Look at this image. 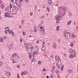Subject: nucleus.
<instances>
[{
    "label": "nucleus",
    "mask_w": 78,
    "mask_h": 78,
    "mask_svg": "<svg viewBox=\"0 0 78 78\" xmlns=\"http://www.w3.org/2000/svg\"><path fill=\"white\" fill-rule=\"evenodd\" d=\"M55 59L56 60V65L57 67H58V69H61L59 66H61V60H60V58L57 55H56L55 57Z\"/></svg>",
    "instance_id": "f257e3e1"
},
{
    "label": "nucleus",
    "mask_w": 78,
    "mask_h": 78,
    "mask_svg": "<svg viewBox=\"0 0 78 78\" xmlns=\"http://www.w3.org/2000/svg\"><path fill=\"white\" fill-rule=\"evenodd\" d=\"M64 37L66 39H69L70 37V34L69 33H66L64 34Z\"/></svg>",
    "instance_id": "f03ea898"
},
{
    "label": "nucleus",
    "mask_w": 78,
    "mask_h": 78,
    "mask_svg": "<svg viewBox=\"0 0 78 78\" xmlns=\"http://www.w3.org/2000/svg\"><path fill=\"white\" fill-rule=\"evenodd\" d=\"M38 29L39 31H44L45 30L44 27L41 25H39Z\"/></svg>",
    "instance_id": "7ed1b4c3"
},
{
    "label": "nucleus",
    "mask_w": 78,
    "mask_h": 78,
    "mask_svg": "<svg viewBox=\"0 0 78 78\" xmlns=\"http://www.w3.org/2000/svg\"><path fill=\"white\" fill-rule=\"evenodd\" d=\"M13 6V5H9L8 9L9 11H10V12H12L13 11V9H14V8L12 7Z\"/></svg>",
    "instance_id": "20e7f679"
},
{
    "label": "nucleus",
    "mask_w": 78,
    "mask_h": 78,
    "mask_svg": "<svg viewBox=\"0 0 78 78\" xmlns=\"http://www.w3.org/2000/svg\"><path fill=\"white\" fill-rule=\"evenodd\" d=\"M18 58V56H17V55H15L14 58V60L15 61V62H17L18 60H19Z\"/></svg>",
    "instance_id": "39448f33"
},
{
    "label": "nucleus",
    "mask_w": 78,
    "mask_h": 78,
    "mask_svg": "<svg viewBox=\"0 0 78 78\" xmlns=\"http://www.w3.org/2000/svg\"><path fill=\"white\" fill-rule=\"evenodd\" d=\"M37 54H38V51H36V52L34 51L33 52L32 56L33 57H34V56H35V55H37Z\"/></svg>",
    "instance_id": "423d86ee"
},
{
    "label": "nucleus",
    "mask_w": 78,
    "mask_h": 78,
    "mask_svg": "<svg viewBox=\"0 0 78 78\" xmlns=\"http://www.w3.org/2000/svg\"><path fill=\"white\" fill-rule=\"evenodd\" d=\"M16 3L17 5L19 6L20 5V0H16Z\"/></svg>",
    "instance_id": "0eeeda50"
},
{
    "label": "nucleus",
    "mask_w": 78,
    "mask_h": 78,
    "mask_svg": "<svg viewBox=\"0 0 78 78\" xmlns=\"http://www.w3.org/2000/svg\"><path fill=\"white\" fill-rule=\"evenodd\" d=\"M61 9L62 10H60V14H61L62 15H63L64 14V10H63V9L61 7Z\"/></svg>",
    "instance_id": "6e6552de"
},
{
    "label": "nucleus",
    "mask_w": 78,
    "mask_h": 78,
    "mask_svg": "<svg viewBox=\"0 0 78 78\" xmlns=\"http://www.w3.org/2000/svg\"><path fill=\"white\" fill-rule=\"evenodd\" d=\"M27 49L28 50V53L29 55H30V54L31 53V50H30V49L29 48H28Z\"/></svg>",
    "instance_id": "1a4fd4ad"
},
{
    "label": "nucleus",
    "mask_w": 78,
    "mask_h": 78,
    "mask_svg": "<svg viewBox=\"0 0 78 78\" xmlns=\"http://www.w3.org/2000/svg\"><path fill=\"white\" fill-rule=\"evenodd\" d=\"M5 16L9 18L11 17V16L9 15H8V13L7 12L5 13Z\"/></svg>",
    "instance_id": "9d476101"
},
{
    "label": "nucleus",
    "mask_w": 78,
    "mask_h": 78,
    "mask_svg": "<svg viewBox=\"0 0 78 78\" xmlns=\"http://www.w3.org/2000/svg\"><path fill=\"white\" fill-rule=\"evenodd\" d=\"M6 75L8 77H9L11 76V73L9 72H7L6 73Z\"/></svg>",
    "instance_id": "9b49d317"
},
{
    "label": "nucleus",
    "mask_w": 78,
    "mask_h": 78,
    "mask_svg": "<svg viewBox=\"0 0 78 78\" xmlns=\"http://www.w3.org/2000/svg\"><path fill=\"white\" fill-rule=\"evenodd\" d=\"M46 49V47H45V46H43L42 48H41V50H42L44 51Z\"/></svg>",
    "instance_id": "f8f14e48"
},
{
    "label": "nucleus",
    "mask_w": 78,
    "mask_h": 78,
    "mask_svg": "<svg viewBox=\"0 0 78 78\" xmlns=\"http://www.w3.org/2000/svg\"><path fill=\"white\" fill-rule=\"evenodd\" d=\"M72 38H75L76 37V35L75 34H73L71 35Z\"/></svg>",
    "instance_id": "ddd939ff"
},
{
    "label": "nucleus",
    "mask_w": 78,
    "mask_h": 78,
    "mask_svg": "<svg viewBox=\"0 0 78 78\" xmlns=\"http://www.w3.org/2000/svg\"><path fill=\"white\" fill-rule=\"evenodd\" d=\"M34 31L35 32H37V29L36 27H34Z\"/></svg>",
    "instance_id": "4468645a"
},
{
    "label": "nucleus",
    "mask_w": 78,
    "mask_h": 78,
    "mask_svg": "<svg viewBox=\"0 0 78 78\" xmlns=\"http://www.w3.org/2000/svg\"><path fill=\"white\" fill-rule=\"evenodd\" d=\"M4 7H5V5L3 4H2L1 6V8L2 9L4 8Z\"/></svg>",
    "instance_id": "2eb2a0df"
},
{
    "label": "nucleus",
    "mask_w": 78,
    "mask_h": 78,
    "mask_svg": "<svg viewBox=\"0 0 78 78\" xmlns=\"http://www.w3.org/2000/svg\"><path fill=\"white\" fill-rule=\"evenodd\" d=\"M35 61H36V58H34L32 60V62H35Z\"/></svg>",
    "instance_id": "dca6fc26"
},
{
    "label": "nucleus",
    "mask_w": 78,
    "mask_h": 78,
    "mask_svg": "<svg viewBox=\"0 0 78 78\" xmlns=\"http://www.w3.org/2000/svg\"><path fill=\"white\" fill-rule=\"evenodd\" d=\"M58 19H60V20H61V19H62V16L61 15H59L58 16Z\"/></svg>",
    "instance_id": "f3484780"
},
{
    "label": "nucleus",
    "mask_w": 78,
    "mask_h": 78,
    "mask_svg": "<svg viewBox=\"0 0 78 78\" xmlns=\"http://www.w3.org/2000/svg\"><path fill=\"white\" fill-rule=\"evenodd\" d=\"M11 2H12V3H15L16 2V0H12L11 1Z\"/></svg>",
    "instance_id": "a211bd4d"
},
{
    "label": "nucleus",
    "mask_w": 78,
    "mask_h": 78,
    "mask_svg": "<svg viewBox=\"0 0 78 78\" xmlns=\"http://www.w3.org/2000/svg\"><path fill=\"white\" fill-rule=\"evenodd\" d=\"M0 41L1 42H2L3 41V38H0Z\"/></svg>",
    "instance_id": "6ab92c4d"
},
{
    "label": "nucleus",
    "mask_w": 78,
    "mask_h": 78,
    "mask_svg": "<svg viewBox=\"0 0 78 78\" xmlns=\"http://www.w3.org/2000/svg\"><path fill=\"white\" fill-rule=\"evenodd\" d=\"M73 58H74V57H75V56H76V54L74 52H73Z\"/></svg>",
    "instance_id": "aec40b11"
},
{
    "label": "nucleus",
    "mask_w": 78,
    "mask_h": 78,
    "mask_svg": "<svg viewBox=\"0 0 78 78\" xmlns=\"http://www.w3.org/2000/svg\"><path fill=\"white\" fill-rule=\"evenodd\" d=\"M72 22V20H70L67 23V25H70L71 23Z\"/></svg>",
    "instance_id": "412c9836"
},
{
    "label": "nucleus",
    "mask_w": 78,
    "mask_h": 78,
    "mask_svg": "<svg viewBox=\"0 0 78 78\" xmlns=\"http://www.w3.org/2000/svg\"><path fill=\"white\" fill-rule=\"evenodd\" d=\"M51 0H48V4H51Z\"/></svg>",
    "instance_id": "4be33fe9"
},
{
    "label": "nucleus",
    "mask_w": 78,
    "mask_h": 78,
    "mask_svg": "<svg viewBox=\"0 0 78 78\" xmlns=\"http://www.w3.org/2000/svg\"><path fill=\"white\" fill-rule=\"evenodd\" d=\"M5 30L6 31H9V28L6 27L5 28Z\"/></svg>",
    "instance_id": "5701e85b"
},
{
    "label": "nucleus",
    "mask_w": 78,
    "mask_h": 78,
    "mask_svg": "<svg viewBox=\"0 0 78 78\" xmlns=\"http://www.w3.org/2000/svg\"><path fill=\"white\" fill-rule=\"evenodd\" d=\"M70 47H73V43H71L70 44Z\"/></svg>",
    "instance_id": "b1692460"
},
{
    "label": "nucleus",
    "mask_w": 78,
    "mask_h": 78,
    "mask_svg": "<svg viewBox=\"0 0 78 78\" xmlns=\"http://www.w3.org/2000/svg\"><path fill=\"white\" fill-rule=\"evenodd\" d=\"M56 22L58 23H59V22H60V20H59V19H57L56 20Z\"/></svg>",
    "instance_id": "393cba45"
},
{
    "label": "nucleus",
    "mask_w": 78,
    "mask_h": 78,
    "mask_svg": "<svg viewBox=\"0 0 78 78\" xmlns=\"http://www.w3.org/2000/svg\"><path fill=\"white\" fill-rule=\"evenodd\" d=\"M9 34H12V30H9Z\"/></svg>",
    "instance_id": "a878e982"
},
{
    "label": "nucleus",
    "mask_w": 78,
    "mask_h": 78,
    "mask_svg": "<svg viewBox=\"0 0 78 78\" xmlns=\"http://www.w3.org/2000/svg\"><path fill=\"white\" fill-rule=\"evenodd\" d=\"M56 31H58V30H59V26H57L56 27Z\"/></svg>",
    "instance_id": "bb28decb"
},
{
    "label": "nucleus",
    "mask_w": 78,
    "mask_h": 78,
    "mask_svg": "<svg viewBox=\"0 0 78 78\" xmlns=\"http://www.w3.org/2000/svg\"><path fill=\"white\" fill-rule=\"evenodd\" d=\"M69 53H72V49H70L69 50Z\"/></svg>",
    "instance_id": "cd10ccee"
},
{
    "label": "nucleus",
    "mask_w": 78,
    "mask_h": 78,
    "mask_svg": "<svg viewBox=\"0 0 78 78\" xmlns=\"http://www.w3.org/2000/svg\"><path fill=\"white\" fill-rule=\"evenodd\" d=\"M58 15L55 16V19H56V20H57V19H58Z\"/></svg>",
    "instance_id": "c85d7f7f"
},
{
    "label": "nucleus",
    "mask_w": 78,
    "mask_h": 78,
    "mask_svg": "<svg viewBox=\"0 0 78 78\" xmlns=\"http://www.w3.org/2000/svg\"><path fill=\"white\" fill-rule=\"evenodd\" d=\"M56 44H55L54 43L53 45V48H55V47H56Z\"/></svg>",
    "instance_id": "c756f323"
},
{
    "label": "nucleus",
    "mask_w": 78,
    "mask_h": 78,
    "mask_svg": "<svg viewBox=\"0 0 78 78\" xmlns=\"http://www.w3.org/2000/svg\"><path fill=\"white\" fill-rule=\"evenodd\" d=\"M64 68V66L62 65L61 68V70L62 71H63V68Z\"/></svg>",
    "instance_id": "7c9ffc66"
},
{
    "label": "nucleus",
    "mask_w": 78,
    "mask_h": 78,
    "mask_svg": "<svg viewBox=\"0 0 78 78\" xmlns=\"http://www.w3.org/2000/svg\"><path fill=\"white\" fill-rule=\"evenodd\" d=\"M55 73H56V74H59V71L58 70H56L55 72Z\"/></svg>",
    "instance_id": "2f4dec72"
},
{
    "label": "nucleus",
    "mask_w": 78,
    "mask_h": 78,
    "mask_svg": "<svg viewBox=\"0 0 78 78\" xmlns=\"http://www.w3.org/2000/svg\"><path fill=\"white\" fill-rule=\"evenodd\" d=\"M69 58H73V55H69Z\"/></svg>",
    "instance_id": "473e14b6"
},
{
    "label": "nucleus",
    "mask_w": 78,
    "mask_h": 78,
    "mask_svg": "<svg viewBox=\"0 0 78 78\" xmlns=\"http://www.w3.org/2000/svg\"><path fill=\"white\" fill-rule=\"evenodd\" d=\"M41 64V61H39L38 62V64L39 65H40V64Z\"/></svg>",
    "instance_id": "72a5a7b5"
},
{
    "label": "nucleus",
    "mask_w": 78,
    "mask_h": 78,
    "mask_svg": "<svg viewBox=\"0 0 78 78\" xmlns=\"http://www.w3.org/2000/svg\"><path fill=\"white\" fill-rule=\"evenodd\" d=\"M43 72H45V71H47V70L45 69V68H44L43 69Z\"/></svg>",
    "instance_id": "f704fd0d"
},
{
    "label": "nucleus",
    "mask_w": 78,
    "mask_h": 78,
    "mask_svg": "<svg viewBox=\"0 0 78 78\" xmlns=\"http://www.w3.org/2000/svg\"><path fill=\"white\" fill-rule=\"evenodd\" d=\"M17 78H20V76L18 73L17 74Z\"/></svg>",
    "instance_id": "c9c22d12"
},
{
    "label": "nucleus",
    "mask_w": 78,
    "mask_h": 78,
    "mask_svg": "<svg viewBox=\"0 0 78 78\" xmlns=\"http://www.w3.org/2000/svg\"><path fill=\"white\" fill-rule=\"evenodd\" d=\"M3 66V63L2 62H0V66Z\"/></svg>",
    "instance_id": "e433bc0d"
},
{
    "label": "nucleus",
    "mask_w": 78,
    "mask_h": 78,
    "mask_svg": "<svg viewBox=\"0 0 78 78\" xmlns=\"http://www.w3.org/2000/svg\"><path fill=\"white\" fill-rule=\"evenodd\" d=\"M23 74H24V72H23L21 73V76H23Z\"/></svg>",
    "instance_id": "4c0bfd02"
},
{
    "label": "nucleus",
    "mask_w": 78,
    "mask_h": 78,
    "mask_svg": "<svg viewBox=\"0 0 78 78\" xmlns=\"http://www.w3.org/2000/svg\"><path fill=\"white\" fill-rule=\"evenodd\" d=\"M47 10L48 12H49V11H50V9L49 8H47Z\"/></svg>",
    "instance_id": "58836bf2"
},
{
    "label": "nucleus",
    "mask_w": 78,
    "mask_h": 78,
    "mask_svg": "<svg viewBox=\"0 0 78 78\" xmlns=\"http://www.w3.org/2000/svg\"><path fill=\"white\" fill-rule=\"evenodd\" d=\"M72 70H69L68 71V73H71V71Z\"/></svg>",
    "instance_id": "ea45409f"
},
{
    "label": "nucleus",
    "mask_w": 78,
    "mask_h": 78,
    "mask_svg": "<svg viewBox=\"0 0 78 78\" xmlns=\"http://www.w3.org/2000/svg\"><path fill=\"white\" fill-rule=\"evenodd\" d=\"M29 58L30 59H31V55H29Z\"/></svg>",
    "instance_id": "a19ab883"
},
{
    "label": "nucleus",
    "mask_w": 78,
    "mask_h": 78,
    "mask_svg": "<svg viewBox=\"0 0 78 78\" xmlns=\"http://www.w3.org/2000/svg\"><path fill=\"white\" fill-rule=\"evenodd\" d=\"M50 78H53V75L52 74L50 76Z\"/></svg>",
    "instance_id": "79ce46f5"
},
{
    "label": "nucleus",
    "mask_w": 78,
    "mask_h": 78,
    "mask_svg": "<svg viewBox=\"0 0 78 78\" xmlns=\"http://www.w3.org/2000/svg\"><path fill=\"white\" fill-rule=\"evenodd\" d=\"M27 73V72H25V73H24V75H26Z\"/></svg>",
    "instance_id": "37998d69"
},
{
    "label": "nucleus",
    "mask_w": 78,
    "mask_h": 78,
    "mask_svg": "<svg viewBox=\"0 0 78 78\" xmlns=\"http://www.w3.org/2000/svg\"><path fill=\"white\" fill-rule=\"evenodd\" d=\"M24 47H27V44H24Z\"/></svg>",
    "instance_id": "c03bdc74"
},
{
    "label": "nucleus",
    "mask_w": 78,
    "mask_h": 78,
    "mask_svg": "<svg viewBox=\"0 0 78 78\" xmlns=\"http://www.w3.org/2000/svg\"><path fill=\"white\" fill-rule=\"evenodd\" d=\"M36 43L37 44H39V41H36Z\"/></svg>",
    "instance_id": "a18cd8bd"
},
{
    "label": "nucleus",
    "mask_w": 78,
    "mask_h": 78,
    "mask_svg": "<svg viewBox=\"0 0 78 78\" xmlns=\"http://www.w3.org/2000/svg\"><path fill=\"white\" fill-rule=\"evenodd\" d=\"M25 1L26 3H27V2H28V0H25Z\"/></svg>",
    "instance_id": "49530a36"
},
{
    "label": "nucleus",
    "mask_w": 78,
    "mask_h": 78,
    "mask_svg": "<svg viewBox=\"0 0 78 78\" xmlns=\"http://www.w3.org/2000/svg\"><path fill=\"white\" fill-rule=\"evenodd\" d=\"M22 41H23L22 39L21 38L20 39V42H22Z\"/></svg>",
    "instance_id": "de8ad7c7"
},
{
    "label": "nucleus",
    "mask_w": 78,
    "mask_h": 78,
    "mask_svg": "<svg viewBox=\"0 0 78 78\" xmlns=\"http://www.w3.org/2000/svg\"><path fill=\"white\" fill-rule=\"evenodd\" d=\"M45 44V42H43L42 45H44Z\"/></svg>",
    "instance_id": "09e8293b"
},
{
    "label": "nucleus",
    "mask_w": 78,
    "mask_h": 78,
    "mask_svg": "<svg viewBox=\"0 0 78 78\" xmlns=\"http://www.w3.org/2000/svg\"><path fill=\"white\" fill-rule=\"evenodd\" d=\"M15 62H16V61H12V63H13V64L15 63Z\"/></svg>",
    "instance_id": "8fccbe9b"
},
{
    "label": "nucleus",
    "mask_w": 78,
    "mask_h": 78,
    "mask_svg": "<svg viewBox=\"0 0 78 78\" xmlns=\"http://www.w3.org/2000/svg\"><path fill=\"white\" fill-rule=\"evenodd\" d=\"M23 35H25V32H23Z\"/></svg>",
    "instance_id": "3c124183"
},
{
    "label": "nucleus",
    "mask_w": 78,
    "mask_h": 78,
    "mask_svg": "<svg viewBox=\"0 0 78 78\" xmlns=\"http://www.w3.org/2000/svg\"><path fill=\"white\" fill-rule=\"evenodd\" d=\"M30 15H31V16H32L33 15V12H31L30 13Z\"/></svg>",
    "instance_id": "603ef678"
},
{
    "label": "nucleus",
    "mask_w": 78,
    "mask_h": 78,
    "mask_svg": "<svg viewBox=\"0 0 78 78\" xmlns=\"http://www.w3.org/2000/svg\"><path fill=\"white\" fill-rule=\"evenodd\" d=\"M22 24H24V22L22 21L21 22Z\"/></svg>",
    "instance_id": "864d4df0"
},
{
    "label": "nucleus",
    "mask_w": 78,
    "mask_h": 78,
    "mask_svg": "<svg viewBox=\"0 0 78 78\" xmlns=\"http://www.w3.org/2000/svg\"><path fill=\"white\" fill-rule=\"evenodd\" d=\"M53 69H55V67L54 66H53Z\"/></svg>",
    "instance_id": "5fc2aeb1"
},
{
    "label": "nucleus",
    "mask_w": 78,
    "mask_h": 78,
    "mask_svg": "<svg viewBox=\"0 0 78 78\" xmlns=\"http://www.w3.org/2000/svg\"><path fill=\"white\" fill-rule=\"evenodd\" d=\"M44 18V16H41V19H43Z\"/></svg>",
    "instance_id": "6e6d98bb"
},
{
    "label": "nucleus",
    "mask_w": 78,
    "mask_h": 78,
    "mask_svg": "<svg viewBox=\"0 0 78 78\" xmlns=\"http://www.w3.org/2000/svg\"><path fill=\"white\" fill-rule=\"evenodd\" d=\"M41 24H42V23H43V21H41Z\"/></svg>",
    "instance_id": "4d7b16f0"
},
{
    "label": "nucleus",
    "mask_w": 78,
    "mask_h": 78,
    "mask_svg": "<svg viewBox=\"0 0 78 78\" xmlns=\"http://www.w3.org/2000/svg\"><path fill=\"white\" fill-rule=\"evenodd\" d=\"M20 67V66H19V65H18V66H17V68H19Z\"/></svg>",
    "instance_id": "13d9d810"
},
{
    "label": "nucleus",
    "mask_w": 78,
    "mask_h": 78,
    "mask_svg": "<svg viewBox=\"0 0 78 78\" xmlns=\"http://www.w3.org/2000/svg\"><path fill=\"white\" fill-rule=\"evenodd\" d=\"M21 26L20 25L19 26V27L20 28H21Z\"/></svg>",
    "instance_id": "bf43d9fd"
},
{
    "label": "nucleus",
    "mask_w": 78,
    "mask_h": 78,
    "mask_svg": "<svg viewBox=\"0 0 78 78\" xmlns=\"http://www.w3.org/2000/svg\"><path fill=\"white\" fill-rule=\"evenodd\" d=\"M1 3H2V1H0V5L1 4Z\"/></svg>",
    "instance_id": "052dcab7"
},
{
    "label": "nucleus",
    "mask_w": 78,
    "mask_h": 78,
    "mask_svg": "<svg viewBox=\"0 0 78 78\" xmlns=\"http://www.w3.org/2000/svg\"><path fill=\"white\" fill-rule=\"evenodd\" d=\"M51 58H53V56H52V55H51Z\"/></svg>",
    "instance_id": "680f3d73"
},
{
    "label": "nucleus",
    "mask_w": 78,
    "mask_h": 78,
    "mask_svg": "<svg viewBox=\"0 0 78 78\" xmlns=\"http://www.w3.org/2000/svg\"><path fill=\"white\" fill-rule=\"evenodd\" d=\"M12 36H14V33H12Z\"/></svg>",
    "instance_id": "e2e57ef3"
},
{
    "label": "nucleus",
    "mask_w": 78,
    "mask_h": 78,
    "mask_svg": "<svg viewBox=\"0 0 78 78\" xmlns=\"http://www.w3.org/2000/svg\"><path fill=\"white\" fill-rule=\"evenodd\" d=\"M33 46H32V47H31V49H32V50H33Z\"/></svg>",
    "instance_id": "0e129e2a"
},
{
    "label": "nucleus",
    "mask_w": 78,
    "mask_h": 78,
    "mask_svg": "<svg viewBox=\"0 0 78 78\" xmlns=\"http://www.w3.org/2000/svg\"><path fill=\"white\" fill-rule=\"evenodd\" d=\"M76 29L77 30H78V27H77Z\"/></svg>",
    "instance_id": "69168bd1"
},
{
    "label": "nucleus",
    "mask_w": 78,
    "mask_h": 78,
    "mask_svg": "<svg viewBox=\"0 0 78 78\" xmlns=\"http://www.w3.org/2000/svg\"><path fill=\"white\" fill-rule=\"evenodd\" d=\"M69 16H71L72 15V14H71V13H69Z\"/></svg>",
    "instance_id": "338daca9"
},
{
    "label": "nucleus",
    "mask_w": 78,
    "mask_h": 78,
    "mask_svg": "<svg viewBox=\"0 0 78 78\" xmlns=\"http://www.w3.org/2000/svg\"><path fill=\"white\" fill-rule=\"evenodd\" d=\"M47 78H49V76H47Z\"/></svg>",
    "instance_id": "774afa93"
}]
</instances>
